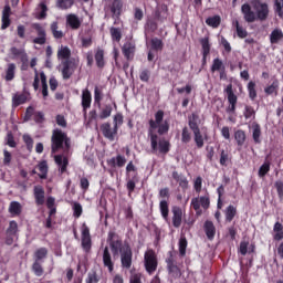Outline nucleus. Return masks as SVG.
<instances>
[{"instance_id": "nucleus-1", "label": "nucleus", "mask_w": 283, "mask_h": 283, "mask_svg": "<svg viewBox=\"0 0 283 283\" xmlns=\"http://www.w3.org/2000/svg\"><path fill=\"white\" fill-rule=\"evenodd\" d=\"M165 111L159 109L155 113V120L149 119L148 122V138H150V147L153 154L158 151V134L159 136H165V134L169 133V122L165 120ZM157 130V134H156Z\"/></svg>"}, {"instance_id": "nucleus-2", "label": "nucleus", "mask_w": 283, "mask_h": 283, "mask_svg": "<svg viewBox=\"0 0 283 283\" xmlns=\"http://www.w3.org/2000/svg\"><path fill=\"white\" fill-rule=\"evenodd\" d=\"M112 112H114L112 104L106 103L93 106L88 112L86 125L88 127L94 126L98 129V120H107L112 116Z\"/></svg>"}, {"instance_id": "nucleus-3", "label": "nucleus", "mask_w": 283, "mask_h": 283, "mask_svg": "<svg viewBox=\"0 0 283 283\" xmlns=\"http://www.w3.org/2000/svg\"><path fill=\"white\" fill-rule=\"evenodd\" d=\"M199 120L200 115H198V113H192L188 117V127L193 134V142L197 149H202V147H205V140H207V134L202 135V132L200 130V125L198 124Z\"/></svg>"}, {"instance_id": "nucleus-4", "label": "nucleus", "mask_w": 283, "mask_h": 283, "mask_svg": "<svg viewBox=\"0 0 283 283\" xmlns=\"http://www.w3.org/2000/svg\"><path fill=\"white\" fill-rule=\"evenodd\" d=\"M72 55V51L70 48L61 45L57 51V59L61 61L63 69H62V76L63 78H70L72 76V73L70 72V65L72 62H70V56Z\"/></svg>"}, {"instance_id": "nucleus-5", "label": "nucleus", "mask_w": 283, "mask_h": 283, "mask_svg": "<svg viewBox=\"0 0 283 283\" xmlns=\"http://www.w3.org/2000/svg\"><path fill=\"white\" fill-rule=\"evenodd\" d=\"M144 266L148 275H154L158 270V255L151 249L147 250L144 254Z\"/></svg>"}, {"instance_id": "nucleus-6", "label": "nucleus", "mask_w": 283, "mask_h": 283, "mask_svg": "<svg viewBox=\"0 0 283 283\" xmlns=\"http://www.w3.org/2000/svg\"><path fill=\"white\" fill-rule=\"evenodd\" d=\"M107 242L111 247V251L113 255H118V253H123V249L126 247H130L129 243H123V239L116 234V232H108Z\"/></svg>"}, {"instance_id": "nucleus-7", "label": "nucleus", "mask_w": 283, "mask_h": 283, "mask_svg": "<svg viewBox=\"0 0 283 283\" xmlns=\"http://www.w3.org/2000/svg\"><path fill=\"white\" fill-rule=\"evenodd\" d=\"M190 207L196 211L197 218H200V216H202V209L207 211V209L211 207V199L209 198V195L195 197L191 199ZM200 207H202V209Z\"/></svg>"}, {"instance_id": "nucleus-8", "label": "nucleus", "mask_w": 283, "mask_h": 283, "mask_svg": "<svg viewBox=\"0 0 283 283\" xmlns=\"http://www.w3.org/2000/svg\"><path fill=\"white\" fill-rule=\"evenodd\" d=\"M253 10L258 21H266L269 19V4L260 0L252 1Z\"/></svg>"}, {"instance_id": "nucleus-9", "label": "nucleus", "mask_w": 283, "mask_h": 283, "mask_svg": "<svg viewBox=\"0 0 283 283\" xmlns=\"http://www.w3.org/2000/svg\"><path fill=\"white\" fill-rule=\"evenodd\" d=\"M224 92L228 96L229 106L227 107L226 112L228 114H235V106L238 105V95L233 93V84H228L224 88Z\"/></svg>"}, {"instance_id": "nucleus-10", "label": "nucleus", "mask_w": 283, "mask_h": 283, "mask_svg": "<svg viewBox=\"0 0 283 283\" xmlns=\"http://www.w3.org/2000/svg\"><path fill=\"white\" fill-rule=\"evenodd\" d=\"M134 258V252L132 251V245H126L120 253V264L122 269L129 270L132 269V262Z\"/></svg>"}, {"instance_id": "nucleus-11", "label": "nucleus", "mask_w": 283, "mask_h": 283, "mask_svg": "<svg viewBox=\"0 0 283 283\" xmlns=\"http://www.w3.org/2000/svg\"><path fill=\"white\" fill-rule=\"evenodd\" d=\"M124 6L125 3L123 2V0H113L108 3L107 10L111 12L112 19H120Z\"/></svg>"}, {"instance_id": "nucleus-12", "label": "nucleus", "mask_w": 283, "mask_h": 283, "mask_svg": "<svg viewBox=\"0 0 283 283\" xmlns=\"http://www.w3.org/2000/svg\"><path fill=\"white\" fill-rule=\"evenodd\" d=\"M6 233H7L6 243L9 245L13 244L14 240L19 238V223H17V221L14 220L10 221Z\"/></svg>"}, {"instance_id": "nucleus-13", "label": "nucleus", "mask_w": 283, "mask_h": 283, "mask_svg": "<svg viewBox=\"0 0 283 283\" xmlns=\"http://www.w3.org/2000/svg\"><path fill=\"white\" fill-rule=\"evenodd\" d=\"M99 129L104 138H106L107 140H111V143L115 140L116 135L118 134V128L115 126L112 128V124H109V122L103 123L99 126Z\"/></svg>"}, {"instance_id": "nucleus-14", "label": "nucleus", "mask_w": 283, "mask_h": 283, "mask_svg": "<svg viewBox=\"0 0 283 283\" xmlns=\"http://www.w3.org/2000/svg\"><path fill=\"white\" fill-rule=\"evenodd\" d=\"M65 134L61 130H54L52 136V153L56 154L59 149L63 147V143H65Z\"/></svg>"}, {"instance_id": "nucleus-15", "label": "nucleus", "mask_w": 283, "mask_h": 283, "mask_svg": "<svg viewBox=\"0 0 283 283\" xmlns=\"http://www.w3.org/2000/svg\"><path fill=\"white\" fill-rule=\"evenodd\" d=\"M90 107H92V93L88 90H85L82 93V112L85 123H87V117L90 116V113H87Z\"/></svg>"}, {"instance_id": "nucleus-16", "label": "nucleus", "mask_w": 283, "mask_h": 283, "mask_svg": "<svg viewBox=\"0 0 283 283\" xmlns=\"http://www.w3.org/2000/svg\"><path fill=\"white\" fill-rule=\"evenodd\" d=\"M241 12H242L243 19L247 23H255V21H258L255 11H253L251 9V4H249V3L242 4Z\"/></svg>"}, {"instance_id": "nucleus-17", "label": "nucleus", "mask_w": 283, "mask_h": 283, "mask_svg": "<svg viewBox=\"0 0 283 283\" xmlns=\"http://www.w3.org/2000/svg\"><path fill=\"white\" fill-rule=\"evenodd\" d=\"M102 260L105 269H108V273L114 272V261L112 260V253L109 252V248L105 247L102 254Z\"/></svg>"}, {"instance_id": "nucleus-18", "label": "nucleus", "mask_w": 283, "mask_h": 283, "mask_svg": "<svg viewBox=\"0 0 283 283\" xmlns=\"http://www.w3.org/2000/svg\"><path fill=\"white\" fill-rule=\"evenodd\" d=\"M171 213H172V227H175V229H180L182 224V208L178 206H174L171 209Z\"/></svg>"}, {"instance_id": "nucleus-19", "label": "nucleus", "mask_w": 283, "mask_h": 283, "mask_svg": "<svg viewBox=\"0 0 283 283\" xmlns=\"http://www.w3.org/2000/svg\"><path fill=\"white\" fill-rule=\"evenodd\" d=\"M107 165L113 169H116V167L120 169L125 165H127V158H125V156L123 155H117L116 157H112L111 159H107Z\"/></svg>"}, {"instance_id": "nucleus-20", "label": "nucleus", "mask_w": 283, "mask_h": 283, "mask_svg": "<svg viewBox=\"0 0 283 283\" xmlns=\"http://www.w3.org/2000/svg\"><path fill=\"white\" fill-rule=\"evenodd\" d=\"M135 52H136V45H134V43H132V42H126L122 46V53L127 61H134Z\"/></svg>"}, {"instance_id": "nucleus-21", "label": "nucleus", "mask_w": 283, "mask_h": 283, "mask_svg": "<svg viewBox=\"0 0 283 283\" xmlns=\"http://www.w3.org/2000/svg\"><path fill=\"white\" fill-rule=\"evenodd\" d=\"M203 230L208 240H213V238H216V226L213 224V221L206 220L203 223Z\"/></svg>"}, {"instance_id": "nucleus-22", "label": "nucleus", "mask_w": 283, "mask_h": 283, "mask_svg": "<svg viewBox=\"0 0 283 283\" xmlns=\"http://www.w3.org/2000/svg\"><path fill=\"white\" fill-rule=\"evenodd\" d=\"M261 136H262V127L260 126V124H258V122H253L252 123V138H253L255 145H260V143H262Z\"/></svg>"}, {"instance_id": "nucleus-23", "label": "nucleus", "mask_w": 283, "mask_h": 283, "mask_svg": "<svg viewBox=\"0 0 283 283\" xmlns=\"http://www.w3.org/2000/svg\"><path fill=\"white\" fill-rule=\"evenodd\" d=\"M172 178L174 180H176V182L179 184V187H181V189H189V180H187V177L185 175H180L178 174V171H172Z\"/></svg>"}, {"instance_id": "nucleus-24", "label": "nucleus", "mask_w": 283, "mask_h": 283, "mask_svg": "<svg viewBox=\"0 0 283 283\" xmlns=\"http://www.w3.org/2000/svg\"><path fill=\"white\" fill-rule=\"evenodd\" d=\"M170 150H171V143H169V140L160 139L158 142L157 139V151H159V154H163L165 156Z\"/></svg>"}, {"instance_id": "nucleus-25", "label": "nucleus", "mask_w": 283, "mask_h": 283, "mask_svg": "<svg viewBox=\"0 0 283 283\" xmlns=\"http://www.w3.org/2000/svg\"><path fill=\"white\" fill-rule=\"evenodd\" d=\"M94 59L98 70H103V67H105V50L97 49Z\"/></svg>"}, {"instance_id": "nucleus-26", "label": "nucleus", "mask_w": 283, "mask_h": 283, "mask_svg": "<svg viewBox=\"0 0 283 283\" xmlns=\"http://www.w3.org/2000/svg\"><path fill=\"white\" fill-rule=\"evenodd\" d=\"M35 30L38 31V38L33 40V43H36L38 45H44L45 43V29L41 27L40 24H34Z\"/></svg>"}, {"instance_id": "nucleus-27", "label": "nucleus", "mask_w": 283, "mask_h": 283, "mask_svg": "<svg viewBox=\"0 0 283 283\" xmlns=\"http://www.w3.org/2000/svg\"><path fill=\"white\" fill-rule=\"evenodd\" d=\"M144 30H145V32L154 34V32H156V30H158V21L154 18H148L144 25Z\"/></svg>"}, {"instance_id": "nucleus-28", "label": "nucleus", "mask_w": 283, "mask_h": 283, "mask_svg": "<svg viewBox=\"0 0 283 283\" xmlns=\"http://www.w3.org/2000/svg\"><path fill=\"white\" fill-rule=\"evenodd\" d=\"M34 198L36 205H44L45 202V190H43V187L35 186L34 187Z\"/></svg>"}, {"instance_id": "nucleus-29", "label": "nucleus", "mask_w": 283, "mask_h": 283, "mask_svg": "<svg viewBox=\"0 0 283 283\" xmlns=\"http://www.w3.org/2000/svg\"><path fill=\"white\" fill-rule=\"evenodd\" d=\"M10 14H11L10 6H6L3 11H2L1 30H7V28H10Z\"/></svg>"}, {"instance_id": "nucleus-30", "label": "nucleus", "mask_w": 283, "mask_h": 283, "mask_svg": "<svg viewBox=\"0 0 283 283\" xmlns=\"http://www.w3.org/2000/svg\"><path fill=\"white\" fill-rule=\"evenodd\" d=\"M232 25L235 28L237 36L239 39H247V36H249V31H247V29L240 24V21L234 20Z\"/></svg>"}, {"instance_id": "nucleus-31", "label": "nucleus", "mask_w": 283, "mask_h": 283, "mask_svg": "<svg viewBox=\"0 0 283 283\" xmlns=\"http://www.w3.org/2000/svg\"><path fill=\"white\" fill-rule=\"evenodd\" d=\"M168 9L167 7L163 9H156L154 12V19L158 21V23H165L168 17Z\"/></svg>"}, {"instance_id": "nucleus-32", "label": "nucleus", "mask_w": 283, "mask_h": 283, "mask_svg": "<svg viewBox=\"0 0 283 283\" xmlns=\"http://www.w3.org/2000/svg\"><path fill=\"white\" fill-rule=\"evenodd\" d=\"M273 232V240H275V242H280L283 240V226L282 223H280V221L274 223Z\"/></svg>"}, {"instance_id": "nucleus-33", "label": "nucleus", "mask_w": 283, "mask_h": 283, "mask_svg": "<svg viewBox=\"0 0 283 283\" xmlns=\"http://www.w3.org/2000/svg\"><path fill=\"white\" fill-rule=\"evenodd\" d=\"M280 41H283V32L281 29H274L270 34V43L276 45Z\"/></svg>"}, {"instance_id": "nucleus-34", "label": "nucleus", "mask_w": 283, "mask_h": 283, "mask_svg": "<svg viewBox=\"0 0 283 283\" xmlns=\"http://www.w3.org/2000/svg\"><path fill=\"white\" fill-rule=\"evenodd\" d=\"M234 140L237 142L238 147H243L247 143V133L242 129H238L234 133Z\"/></svg>"}, {"instance_id": "nucleus-35", "label": "nucleus", "mask_w": 283, "mask_h": 283, "mask_svg": "<svg viewBox=\"0 0 283 283\" xmlns=\"http://www.w3.org/2000/svg\"><path fill=\"white\" fill-rule=\"evenodd\" d=\"M136 182H139L138 172H135L132 179L127 180L126 189L130 196V193H134L136 189Z\"/></svg>"}, {"instance_id": "nucleus-36", "label": "nucleus", "mask_w": 283, "mask_h": 283, "mask_svg": "<svg viewBox=\"0 0 283 283\" xmlns=\"http://www.w3.org/2000/svg\"><path fill=\"white\" fill-rule=\"evenodd\" d=\"M226 222H233V218L238 216V208L235 206H228L226 211Z\"/></svg>"}, {"instance_id": "nucleus-37", "label": "nucleus", "mask_w": 283, "mask_h": 283, "mask_svg": "<svg viewBox=\"0 0 283 283\" xmlns=\"http://www.w3.org/2000/svg\"><path fill=\"white\" fill-rule=\"evenodd\" d=\"M219 163L221 167H227L228 163H231V153L228 149L220 150V159Z\"/></svg>"}, {"instance_id": "nucleus-38", "label": "nucleus", "mask_w": 283, "mask_h": 283, "mask_svg": "<svg viewBox=\"0 0 283 283\" xmlns=\"http://www.w3.org/2000/svg\"><path fill=\"white\" fill-rule=\"evenodd\" d=\"M206 23L209 25V28H220V24L222 23V18L220 15H213L206 19Z\"/></svg>"}, {"instance_id": "nucleus-39", "label": "nucleus", "mask_w": 283, "mask_h": 283, "mask_svg": "<svg viewBox=\"0 0 283 283\" xmlns=\"http://www.w3.org/2000/svg\"><path fill=\"white\" fill-rule=\"evenodd\" d=\"M165 48V43L158 38H153L150 40V50L153 52H163V49Z\"/></svg>"}, {"instance_id": "nucleus-40", "label": "nucleus", "mask_w": 283, "mask_h": 283, "mask_svg": "<svg viewBox=\"0 0 283 283\" xmlns=\"http://www.w3.org/2000/svg\"><path fill=\"white\" fill-rule=\"evenodd\" d=\"M14 74H17V64L10 63L6 70V81H14Z\"/></svg>"}, {"instance_id": "nucleus-41", "label": "nucleus", "mask_w": 283, "mask_h": 283, "mask_svg": "<svg viewBox=\"0 0 283 283\" xmlns=\"http://www.w3.org/2000/svg\"><path fill=\"white\" fill-rule=\"evenodd\" d=\"M191 138H192L191 130L189 129V127L185 126L181 129V143H182V145H189V143H191Z\"/></svg>"}, {"instance_id": "nucleus-42", "label": "nucleus", "mask_w": 283, "mask_h": 283, "mask_svg": "<svg viewBox=\"0 0 283 283\" xmlns=\"http://www.w3.org/2000/svg\"><path fill=\"white\" fill-rule=\"evenodd\" d=\"M56 165L60 167L61 174H65V169H67V158L61 155H56L54 157Z\"/></svg>"}, {"instance_id": "nucleus-43", "label": "nucleus", "mask_w": 283, "mask_h": 283, "mask_svg": "<svg viewBox=\"0 0 283 283\" xmlns=\"http://www.w3.org/2000/svg\"><path fill=\"white\" fill-rule=\"evenodd\" d=\"M103 104V88L95 86L94 87V103H93V107L95 105H99Z\"/></svg>"}, {"instance_id": "nucleus-44", "label": "nucleus", "mask_w": 283, "mask_h": 283, "mask_svg": "<svg viewBox=\"0 0 283 283\" xmlns=\"http://www.w3.org/2000/svg\"><path fill=\"white\" fill-rule=\"evenodd\" d=\"M86 283H98L101 282V274H98V272H96V270H91L87 273V277L85 280Z\"/></svg>"}, {"instance_id": "nucleus-45", "label": "nucleus", "mask_w": 283, "mask_h": 283, "mask_svg": "<svg viewBox=\"0 0 283 283\" xmlns=\"http://www.w3.org/2000/svg\"><path fill=\"white\" fill-rule=\"evenodd\" d=\"M28 101V94L22 93V94H15L12 97V103L14 105V107H19V105H23V103H25Z\"/></svg>"}, {"instance_id": "nucleus-46", "label": "nucleus", "mask_w": 283, "mask_h": 283, "mask_svg": "<svg viewBox=\"0 0 283 283\" xmlns=\"http://www.w3.org/2000/svg\"><path fill=\"white\" fill-rule=\"evenodd\" d=\"M159 209H160V213H161L164 220H168L169 219V203L167 202V200L160 201Z\"/></svg>"}, {"instance_id": "nucleus-47", "label": "nucleus", "mask_w": 283, "mask_h": 283, "mask_svg": "<svg viewBox=\"0 0 283 283\" xmlns=\"http://www.w3.org/2000/svg\"><path fill=\"white\" fill-rule=\"evenodd\" d=\"M9 213L11 216H20L21 214V203L18 201H11L9 206Z\"/></svg>"}, {"instance_id": "nucleus-48", "label": "nucleus", "mask_w": 283, "mask_h": 283, "mask_svg": "<svg viewBox=\"0 0 283 283\" xmlns=\"http://www.w3.org/2000/svg\"><path fill=\"white\" fill-rule=\"evenodd\" d=\"M224 63L222 62V60H220L219 57H216L212 61V65L210 67V71L213 72H220L221 70H224Z\"/></svg>"}, {"instance_id": "nucleus-49", "label": "nucleus", "mask_w": 283, "mask_h": 283, "mask_svg": "<svg viewBox=\"0 0 283 283\" xmlns=\"http://www.w3.org/2000/svg\"><path fill=\"white\" fill-rule=\"evenodd\" d=\"M200 44L202 48V54H211V43H209V36L200 39Z\"/></svg>"}, {"instance_id": "nucleus-50", "label": "nucleus", "mask_w": 283, "mask_h": 283, "mask_svg": "<svg viewBox=\"0 0 283 283\" xmlns=\"http://www.w3.org/2000/svg\"><path fill=\"white\" fill-rule=\"evenodd\" d=\"M243 116L245 120H249V118H252V120H255V108H253V106L245 105L243 111Z\"/></svg>"}, {"instance_id": "nucleus-51", "label": "nucleus", "mask_w": 283, "mask_h": 283, "mask_svg": "<svg viewBox=\"0 0 283 283\" xmlns=\"http://www.w3.org/2000/svg\"><path fill=\"white\" fill-rule=\"evenodd\" d=\"M38 169L40 171L39 178L45 179L48 178V161H41L38 164Z\"/></svg>"}, {"instance_id": "nucleus-52", "label": "nucleus", "mask_w": 283, "mask_h": 283, "mask_svg": "<svg viewBox=\"0 0 283 283\" xmlns=\"http://www.w3.org/2000/svg\"><path fill=\"white\" fill-rule=\"evenodd\" d=\"M111 36L113 41H116V43H120V39H123V32L120 31V29L112 27Z\"/></svg>"}, {"instance_id": "nucleus-53", "label": "nucleus", "mask_w": 283, "mask_h": 283, "mask_svg": "<svg viewBox=\"0 0 283 283\" xmlns=\"http://www.w3.org/2000/svg\"><path fill=\"white\" fill-rule=\"evenodd\" d=\"M248 94H249V98H251L252 101L258 98V91L255 90V82L250 81L248 83Z\"/></svg>"}, {"instance_id": "nucleus-54", "label": "nucleus", "mask_w": 283, "mask_h": 283, "mask_svg": "<svg viewBox=\"0 0 283 283\" xmlns=\"http://www.w3.org/2000/svg\"><path fill=\"white\" fill-rule=\"evenodd\" d=\"M40 81L42 83V96L43 98H48V77L45 76V73H40Z\"/></svg>"}, {"instance_id": "nucleus-55", "label": "nucleus", "mask_w": 283, "mask_h": 283, "mask_svg": "<svg viewBox=\"0 0 283 283\" xmlns=\"http://www.w3.org/2000/svg\"><path fill=\"white\" fill-rule=\"evenodd\" d=\"M271 171V163L265 161L260 168H259V172L258 176L259 178H264L266 176V174H269Z\"/></svg>"}, {"instance_id": "nucleus-56", "label": "nucleus", "mask_w": 283, "mask_h": 283, "mask_svg": "<svg viewBox=\"0 0 283 283\" xmlns=\"http://www.w3.org/2000/svg\"><path fill=\"white\" fill-rule=\"evenodd\" d=\"M179 255H181V258L187 255V238H181L179 240Z\"/></svg>"}, {"instance_id": "nucleus-57", "label": "nucleus", "mask_w": 283, "mask_h": 283, "mask_svg": "<svg viewBox=\"0 0 283 283\" xmlns=\"http://www.w3.org/2000/svg\"><path fill=\"white\" fill-rule=\"evenodd\" d=\"M51 31H52V34H53L54 39H63V31H59V23L57 22H53L51 24Z\"/></svg>"}, {"instance_id": "nucleus-58", "label": "nucleus", "mask_w": 283, "mask_h": 283, "mask_svg": "<svg viewBox=\"0 0 283 283\" xmlns=\"http://www.w3.org/2000/svg\"><path fill=\"white\" fill-rule=\"evenodd\" d=\"M82 249H84L86 253L92 251V237L82 238Z\"/></svg>"}, {"instance_id": "nucleus-59", "label": "nucleus", "mask_w": 283, "mask_h": 283, "mask_svg": "<svg viewBox=\"0 0 283 283\" xmlns=\"http://www.w3.org/2000/svg\"><path fill=\"white\" fill-rule=\"evenodd\" d=\"M149 78H151V71H149V69H144L140 73H139V80L143 83H149Z\"/></svg>"}, {"instance_id": "nucleus-60", "label": "nucleus", "mask_w": 283, "mask_h": 283, "mask_svg": "<svg viewBox=\"0 0 283 283\" xmlns=\"http://www.w3.org/2000/svg\"><path fill=\"white\" fill-rule=\"evenodd\" d=\"M277 87L279 83L277 81H274L270 86L264 88V92L268 96H271V94H277Z\"/></svg>"}, {"instance_id": "nucleus-61", "label": "nucleus", "mask_w": 283, "mask_h": 283, "mask_svg": "<svg viewBox=\"0 0 283 283\" xmlns=\"http://www.w3.org/2000/svg\"><path fill=\"white\" fill-rule=\"evenodd\" d=\"M73 216L74 218H81V216H83V206L81 203H73Z\"/></svg>"}, {"instance_id": "nucleus-62", "label": "nucleus", "mask_w": 283, "mask_h": 283, "mask_svg": "<svg viewBox=\"0 0 283 283\" xmlns=\"http://www.w3.org/2000/svg\"><path fill=\"white\" fill-rule=\"evenodd\" d=\"M46 255H48V249L45 248L38 249L34 253L35 262H39V260H43V258H45Z\"/></svg>"}, {"instance_id": "nucleus-63", "label": "nucleus", "mask_w": 283, "mask_h": 283, "mask_svg": "<svg viewBox=\"0 0 283 283\" xmlns=\"http://www.w3.org/2000/svg\"><path fill=\"white\" fill-rule=\"evenodd\" d=\"M129 283H143V274L142 273L130 274Z\"/></svg>"}, {"instance_id": "nucleus-64", "label": "nucleus", "mask_w": 283, "mask_h": 283, "mask_svg": "<svg viewBox=\"0 0 283 283\" xmlns=\"http://www.w3.org/2000/svg\"><path fill=\"white\" fill-rule=\"evenodd\" d=\"M279 199L283 200V181H275L274 184Z\"/></svg>"}]
</instances>
